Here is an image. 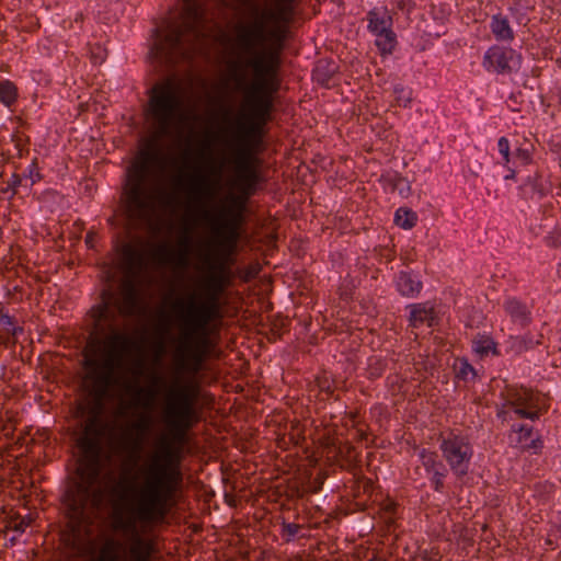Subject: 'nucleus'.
<instances>
[{
	"instance_id": "38",
	"label": "nucleus",
	"mask_w": 561,
	"mask_h": 561,
	"mask_svg": "<svg viewBox=\"0 0 561 561\" xmlns=\"http://www.w3.org/2000/svg\"><path fill=\"white\" fill-rule=\"evenodd\" d=\"M393 92L397 95L396 100H397L399 105H402V104L405 105L407 102L410 101V93L407 92L403 87H401V85L394 87Z\"/></svg>"
},
{
	"instance_id": "41",
	"label": "nucleus",
	"mask_w": 561,
	"mask_h": 561,
	"mask_svg": "<svg viewBox=\"0 0 561 561\" xmlns=\"http://www.w3.org/2000/svg\"><path fill=\"white\" fill-rule=\"evenodd\" d=\"M26 178H28L31 180L32 185L41 180L39 169H38L36 160H34L32 162V164L28 167V173H27Z\"/></svg>"
},
{
	"instance_id": "6",
	"label": "nucleus",
	"mask_w": 561,
	"mask_h": 561,
	"mask_svg": "<svg viewBox=\"0 0 561 561\" xmlns=\"http://www.w3.org/2000/svg\"><path fill=\"white\" fill-rule=\"evenodd\" d=\"M159 153L152 148L142 149L127 170L121 201L131 220L149 219L157 205V186L153 165Z\"/></svg>"
},
{
	"instance_id": "31",
	"label": "nucleus",
	"mask_w": 561,
	"mask_h": 561,
	"mask_svg": "<svg viewBox=\"0 0 561 561\" xmlns=\"http://www.w3.org/2000/svg\"><path fill=\"white\" fill-rule=\"evenodd\" d=\"M301 525L295 523H283L282 525V537L286 542L294 540L301 529Z\"/></svg>"
},
{
	"instance_id": "32",
	"label": "nucleus",
	"mask_w": 561,
	"mask_h": 561,
	"mask_svg": "<svg viewBox=\"0 0 561 561\" xmlns=\"http://www.w3.org/2000/svg\"><path fill=\"white\" fill-rule=\"evenodd\" d=\"M31 522L32 518L30 516L16 517L9 522L8 528L16 533H24V530L31 525Z\"/></svg>"
},
{
	"instance_id": "14",
	"label": "nucleus",
	"mask_w": 561,
	"mask_h": 561,
	"mask_svg": "<svg viewBox=\"0 0 561 561\" xmlns=\"http://www.w3.org/2000/svg\"><path fill=\"white\" fill-rule=\"evenodd\" d=\"M256 150H249L245 148H234L232 150V163L234 164L236 176L244 174L260 173L255 165L256 159L254 157Z\"/></svg>"
},
{
	"instance_id": "10",
	"label": "nucleus",
	"mask_w": 561,
	"mask_h": 561,
	"mask_svg": "<svg viewBox=\"0 0 561 561\" xmlns=\"http://www.w3.org/2000/svg\"><path fill=\"white\" fill-rule=\"evenodd\" d=\"M505 403L499 411L503 420L513 419L511 413L519 419L536 420L539 417V397L525 388H507L504 392Z\"/></svg>"
},
{
	"instance_id": "46",
	"label": "nucleus",
	"mask_w": 561,
	"mask_h": 561,
	"mask_svg": "<svg viewBox=\"0 0 561 561\" xmlns=\"http://www.w3.org/2000/svg\"><path fill=\"white\" fill-rule=\"evenodd\" d=\"M227 114H228V111L225 110L224 115H222V122H227L228 121L227 119Z\"/></svg>"
},
{
	"instance_id": "9",
	"label": "nucleus",
	"mask_w": 561,
	"mask_h": 561,
	"mask_svg": "<svg viewBox=\"0 0 561 561\" xmlns=\"http://www.w3.org/2000/svg\"><path fill=\"white\" fill-rule=\"evenodd\" d=\"M439 442L443 458L446 460L454 474L458 478L467 476L473 456V449L469 438L449 432L447 435H440Z\"/></svg>"
},
{
	"instance_id": "47",
	"label": "nucleus",
	"mask_w": 561,
	"mask_h": 561,
	"mask_svg": "<svg viewBox=\"0 0 561 561\" xmlns=\"http://www.w3.org/2000/svg\"><path fill=\"white\" fill-rule=\"evenodd\" d=\"M2 236H3V231H2V229L0 228V240L2 239Z\"/></svg>"
},
{
	"instance_id": "43",
	"label": "nucleus",
	"mask_w": 561,
	"mask_h": 561,
	"mask_svg": "<svg viewBox=\"0 0 561 561\" xmlns=\"http://www.w3.org/2000/svg\"><path fill=\"white\" fill-rule=\"evenodd\" d=\"M95 238H96V234L92 231H89L85 236V244L89 247V248H93L94 247V241H95Z\"/></svg>"
},
{
	"instance_id": "23",
	"label": "nucleus",
	"mask_w": 561,
	"mask_h": 561,
	"mask_svg": "<svg viewBox=\"0 0 561 561\" xmlns=\"http://www.w3.org/2000/svg\"><path fill=\"white\" fill-rule=\"evenodd\" d=\"M518 438L517 443L523 449H540L542 446L541 440L533 438V427L522 425L517 430Z\"/></svg>"
},
{
	"instance_id": "2",
	"label": "nucleus",
	"mask_w": 561,
	"mask_h": 561,
	"mask_svg": "<svg viewBox=\"0 0 561 561\" xmlns=\"http://www.w3.org/2000/svg\"><path fill=\"white\" fill-rule=\"evenodd\" d=\"M247 18L233 28L231 50L236 58L230 62V69L238 89L244 85L245 68L253 70L254 81L244 90V111L234 119L232 128H219L211 134V139L232 149L256 150L262 144L264 126L271 118L273 94L279 88L277 75L285 36L279 27L268 28V24L278 19L268 7L251 2Z\"/></svg>"
},
{
	"instance_id": "21",
	"label": "nucleus",
	"mask_w": 561,
	"mask_h": 561,
	"mask_svg": "<svg viewBox=\"0 0 561 561\" xmlns=\"http://www.w3.org/2000/svg\"><path fill=\"white\" fill-rule=\"evenodd\" d=\"M522 196L526 201L540 199L545 195L543 186L540 182V178L528 176V179L520 185Z\"/></svg>"
},
{
	"instance_id": "48",
	"label": "nucleus",
	"mask_w": 561,
	"mask_h": 561,
	"mask_svg": "<svg viewBox=\"0 0 561 561\" xmlns=\"http://www.w3.org/2000/svg\"><path fill=\"white\" fill-rule=\"evenodd\" d=\"M159 379H160V378H158V377H153L152 381H153V382H157Z\"/></svg>"
},
{
	"instance_id": "36",
	"label": "nucleus",
	"mask_w": 561,
	"mask_h": 561,
	"mask_svg": "<svg viewBox=\"0 0 561 561\" xmlns=\"http://www.w3.org/2000/svg\"><path fill=\"white\" fill-rule=\"evenodd\" d=\"M470 375L474 376L473 367L466 360H461L457 367V377L466 380Z\"/></svg>"
},
{
	"instance_id": "29",
	"label": "nucleus",
	"mask_w": 561,
	"mask_h": 561,
	"mask_svg": "<svg viewBox=\"0 0 561 561\" xmlns=\"http://www.w3.org/2000/svg\"><path fill=\"white\" fill-rule=\"evenodd\" d=\"M417 217L415 213L407 208H399L396 211L394 222L403 229H411L416 225Z\"/></svg>"
},
{
	"instance_id": "37",
	"label": "nucleus",
	"mask_w": 561,
	"mask_h": 561,
	"mask_svg": "<svg viewBox=\"0 0 561 561\" xmlns=\"http://www.w3.org/2000/svg\"><path fill=\"white\" fill-rule=\"evenodd\" d=\"M437 556V552L433 550H420L411 558V561H438Z\"/></svg>"
},
{
	"instance_id": "3",
	"label": "nucleus",
	"mask_w": 561,
	"mask_h": 561,
	"mask_svg": "<svg viewBox=\"0 0 561 561\" xmlns=\"http://www.w3.org/2000/svg\"><path fill=\"white\" fill-rule=\"evenodd\" d=\"M122 301H116L110 289H104L101 302L91 309L94 327L101 337L91 339L85 347L83 367L90 393L102 401L112 388L122 382L126 357L135 348L136 342L116 327L117 314L133 316L139 304L138 289L131 279L122 284Z\"/></svg>"
},
{
	"instance_id": "16",
	"label": "nucleus",
	"mask_w": 561,
	"mask_h": 561,
	"mask_svg": "<svg viewBox=\"0 0 561 561\" xmlns=\"http://www.w3.org/2000/svg\"><path fill=\"white\" fill-rule=\"evenodd\" d=\"M410 308V325L413 328H420L423 324L432 327L435 321V311L433 306L428 302L425 304H413Z\"/></svg>"
},
{
	"instance_id": "24",
	"label": "nucleus",
	"mask_w": 561,
	"mask_h": 561,
	"mask_svg": "<svg viewBox=\"0 0 561 561\" xmlns=\"http://www.w3.org/2000/svg\"><path fill=\"white\" fill-rule=\"evenodd\" d=\"M0 328L3 332L10 334L12 337H18L23 333V328L16 324V321L11 317L0 304Z\"/></svg>"
},
{
	"instance_id": "12",
	"label": "nucleus",
	"mask_w": 561,
	"mask_h": 561,
	"mask_svg": "<svg viewBox=\"0 0 561 561\" xmlns=\"http://www.w3.org/2000/svg\"><path fill=\"white\" fill-rule=\"evenodd\" d=\"M192 239L186 232L181 236L176 242V249L167 244H159L152 252V257L162 264L173 263L179 267H185L188 264L191 254Z\"/></svg>"
},
{
	"instance_id": "26",
	"label": "nucleus",
	"mask_w": 561,
	"mask_h": 561,
	"mask_svg": "<svg viewBox=\"0 0 561 561\" xmlns=\"http://www.w3.org/2000/svg\"><path fill=\"white\" fill-rule=\"evenodd\" d=\"M18 99V88L10 80L0 82V102L5 106H11Z\"/></svg>"
},
{
	"instance_id": "13",
	"label": "nucleus",
	"mask_w": 561,
	"mask_h": 561,
	"mask_svg": "<svg viewBox=\"0 0 561 561\" xmlns=\"http://www.w3.org/2000/svg\"><path fill=\"white\" fill-rule=\"evenodd\" d=\"M519 65V56L512 48L490 47L483 57V66L488 71L511 73Z\"/></svg>"
},
{
	"instance_id": "18",
	"label": "nucleus",
	"mask_w": 561,
	"mask_h": 561,
	"mask_svg": "<svg viewBox=\"0 0 561 561\" xmlns=\"http://www.w3.org/2000/svg\"><path fill=\"white\" fill-rule=\"evenodd\" d=\"M490 28L495 39L499 42H511L514 39V32L508 19L499 13L492 16Z\"/></svg>"
},
{
	"instance_id": "27",
	"label": "nucleus",
	"mask_w": 561,
	"mask_h": 561,
	"mask_svg": "<svg viewBox=\"0 0 561 561\" xmlns=\"http://www.w3.org/2000/svg\"><path fill=\"white\" fill-rule=\"evenodd\" d=\"M376 45L382 54H391L396 47V34L389 28L386 32L376 34Z\"/></svg>"
},
{
	"instance_id": "5",
	"label": "nucleus",
	"mask_w": 561,
	"mask_h": 561,
	"mask_svg": "<svg viewBox=\"0 0 561 561\" xmlns=\"http://www.w3.org/2000/svg\"><path fill=\"white\" fill-rule=\"evenodd\" d=\"M207 0H182L178 21L168 25L165 35L154 42L157 56L170 65L192 61L205 38Z\"/></svg>"
},
{
	"instance_id": "28",
	"label": "nucleus",
	"mask_w": 561,
	"mask_h": 561,
	"mask_svg": "<svg viewBox=\"0 0 561 561\" xmlns=\"http://www.w3.org/2000/svg\"><path fill=\"white\" fill-rule=\"evenodd\" d=\"M473 351L480 356H488L490 353H496V344L489 336H479L473 341Z\"/></svg>"
},
{
	"instance_id": "34",
	"label": "nucleus",
	"mask_w": 561,
	"mask_h": 561,
	"mask_svg": "<svg viewBox=\"0 0 561 561\" xmlns=\"http://www.w3.org/2000/svg\"><path fill=\"white\" fill-rule=\"evenodd\" d=\"M125 254L130 266L137 268L144 266V256L139 251L128 248Z\"/></svg>"
},
{
	"instance_id": "15",
	"label": "nucleus",
	"mask_w": 561,
	"mask_h": 561,
	"mask_svg": "<svg viewBox=\"0 0 561 561\" xmlns=\"http://www.w3.org/2000/svg\"><path fill=\"white\" fill-rule=\"evenodd\" d=\"M261 181H262V176L260 173L244 174V175L236 176V186H237L238 191L240 192V195H237V197L242 199L243 209L245 208L247 199L255 193L257 184ZM232 198H236V196L230 197L229 203L227 205L221 206L217 213H213V214L217 215L224 207H229L231 205Z\"/></svg>"
},
{
	"instance_id": "35",
	"label": "nucleus",
	"mask_w": 561,
	"mask_h": 561,
	"mask_svg": "<svg viewBox=\"0 0 561 561\" xmlns=\"http://www.w3.org/2000/svg\"><path fill=\"white\" fill-rule=\"evenodd\" d=\"M21 183H22V178L19 174L13 173L7 181V187L3 188L2 192L3 193L10 192L11 193L10 198H12L18 193V187L21 185Z\"/></svg>"
},
{
	"instance_id": "25",
	"label": "nucleus",
	"mask_w": 561,
	"mask_h": 561,
	"mask_svg": "<svg viewBox=\"0 0 561 561\" xmlns=\"http://www.w3.org/2000/svg\"><path fill=\"white\" fill-rule=\"evenodd\" d=\"M508 343L512 352L515 354H522L534 348L536 345H539L541 341H534L528 334H526L524 336H511Z\"/></svg>"
},
{
	"instance_id": "8",
	"label": "nucleus",
	"mask_w": 561,
	"mask_h": 561,
	"mask_svg": "<svg viewBox=\"0 0 561 561\" xmlns=\"http://www.w3.org/2000/svg\"><path fill=\"white\" fill-rule=\"evenodd\" d=\"M185 96L182 84L174 78L157 82L149 90L147 115L154 136H171L184 121Z\"/></svg>"
},
{
	"instance_id": "30",
	"label": "nucleus",
	"mask_w": 561,
	"mask_h": 561,
	"mask_svg": "<svg viewBox=\"0 0 561 561\" xmlns=\"http://www.w3.org/2000/svg\"><path fill=\"white\" fill-rule=\"evenodd\" d=\"M420 459H421L422 466L425 468V470L428 473L432 471H435L444 466V463L437 459L436 453L427 450V449L421 450Z\"/></svg>"
},
{
	"instance_id": "42",
	"label": "nucleus",
	"mask_w": 561,
	"mask_h": 561,
	"mask_svg": "<svg viewBox=\"0 0 561 561\" xmlns=\"http://www.w3.org/2000/svg\"><path fill=\"white\" fill-rule=\"evenodd\" d=\"M259 271L260 268L256 265H250L243 270L241 277L244 282H249L252 278L256 277Z\"/></svg>"
},
{
	"instance_id": "1",
	"label": "nucleus",
	"mask_w": 561,
	"mask_h": 561,
	"mask_svg": "<svg viewBox=\"0 0 561 561\" xmlns=\"http://www.w3.org/2000/svg\"><path fill=\"white\" fill-rule=\"evenodd\" d=\"M205 172L195 170L176 181L190 203L188 211L196 220L206 222L211 232L202 255L208 274L203 282V295L188 294L170 304V314L179 329L175 358L179 367L191 375L201 371L210 348V325L222 319L220 296L231 285L232 275L227 260L237 249L243 224V202L232 198L229 207L214 215L206 205L219 190L224 161L206 160Z\"/></svg>"
},
{
	"instance_id": "40",
	"label": "nucleus",
	"mask_w": 561,
	"mask_h": 561,
	"mask_svg": "<svg viewBox=\"0 0 561 561\" xmlns=\"http://www.w3.org/2000/svg\"><path fill=\"white\" fill-rule=\"evenodd\" d=\"M397 510V504L394 502H388L383 506V519L386 523L391 524L393 523V515Z\"/></svg>"
},
{
	"instance_id": "17",
	"label": "nucleus",
	"mask_w": 561,
	"mask_h": 561,
	"mask_svg": "<svg viewBox=\"0 0 561 561\" xmlns=\"http://www.w3.org/2000/svg\"><path fill=\"white\" fill-rule=\"evenodd\" d=\"M368 30L375 35L391 28L392 19L386 9H374L367 13Z\"/></svg>"
},
{
	"instance_id": "33",
	"label": "nucleus",
	"mask_w": 561,
	"mask_h": 561,
	"mask_svg": "<svg viewBox=\"0 0 561 561\" xmlns=\"http://www.w3.org/2000/svg\"><path fill=\"white\" fill-rule=\"evenodd\" d=\"M432 483L434 485V490L437 492H440L444 488V479L447 474V469L445 466L440 467L439 469L432 471Z\"/></svg>"
},
{
	"instance_id": "7",
	"label": "nucleus",
	"mask_w": 561,
	"mask_h": 561,
	"mask_svg": "<svg viewBox=\"0 0 561 561\" xmlns=\"http://www.w3.org/2000/svg\"><path fill=\"white\" fill-rule=\"evenodd\" d=\"M159 153L152 148L142 149L127 170L121 201L131 220L149 219L157 205V186L153 165Z\"/></svg>"
},
{
	"instance_id": "45",
	"label": "nucleus",
	"mask_w": 561,
	"mask_h": 561,
	"mask_svg": "<svg viewBox=\"0 0 561 561\" xmlns=\"http://www.w3.org/2000/svg\"><path fill=\"white\" fill-rule=\"evenodd\" d=\"M517 154L523 157L524 160H528L529 156L527 151L518 150Z\"/></svg>"
},
{
	"instance_id": "4",
	"label": "nucleus",
	"mask_w": 561,
	"mask_h": 561,
	"mask_svg": "<svg viewBox=\"0 0 561 561\" xmlns=\"http://www.w3.org/2000/svg\"><path fill=\"white\" fill-rule=\"evenodd\" d=\"M103 425L98 416L89 417L78 440L82 453L77 469L78 480L67 488L64 502L75 518H81L88 506L99 508L104 490L99 485L102 472Z\"/></svg>"
},
{
	"instance_id": "39",
	"label": "nucleus",
	"mask_w": 561,
	"mask_h": 561,
	"mask_svg": "<svg viewBox=\"0 0 561 561\" xmlns=\"http://www.w3.org/2000/svg\"><path fill=\"white\" fill-rule=\"evenodd\" d=\"M499 151L503 156L504 161H510V142L507 138L501 137L497 142Z\"/></svg>"
},
{
	"instance_id": "19",
	"label": "nucleus",
	"mask_w": 561,
	"mask_h": 561,
	"mask_svg": "<svg viewBox=\"0 0 561 561\" xmlns=\"http://www.w3.org/2000/svg\"><path fill=\"white\" fill-rule=\"evenodd\" d=\"M125 390L133 394L131 403L134 407L149 408L156 398V391L151 388L125 385Z\"/></svg>"
},
{
	"instance_id": "20",
	"label": "nucleus",
	"mask_w": 561,
	"mask_h": 561,
	"mask_svg": "<svg viewBox=\"0 0 561 561\" xmlns=\"http://www.w3.org/2000/svg\"><path fill=\"white\" fill-rule=\"evenodd\" d=\"M398 290L408 297L417 295L422 289V283L408 272H400L397 278Z\"/></svg>"
},
{
	"instance_id": "22",
	"label": "nucleus",
	"mask_w": 561,
	"mask_h": 561,
	"mask_svg": "<svg viewBox=\"0 0 561 561\" xmlns=\"http://www.w3.org/2000/svg\"><path fill=\"white\" fill-rule=\"evenodd\" d=\"M505 311L512 317L513 321L526 325L529 322V310L525 305L516 299L507 300L504 305Z\"/></svg>"
},
{
	"instance_id": "11",
	"label": "nucleus",
	"mask_w": 561,
	"mask_h": 561,
	"mask_svg": "<svg viewBox=\"0 0 561 561\" xmlns=\"http://www.w3.org/2000/svg\"><path fill=\"white\" fill-rule=\"evenodd\" d=\"M151 426V419L140 414L137 420L123 427L118 436H112V447L116 454L136 455L142 448L145 435Z\"/></svg>"
},
{
	"instance_id": "44",
	"label": "nucleus",
	"mask_w": 561,
	"mask_h": 561,
	"mask_svg": "<svg viewBox=\"0 0 561 561\" xmlns=\"http://www.w3.org/2000/svg\"><path fill=\"white\" fill-rule=\"evenodd\" d=\"M201 149H202L201 150L202 153L204 152V150H206V149L208 150L209 149V142L206 141V140L202 141Z\"/></svg>"
}]
</instances>
